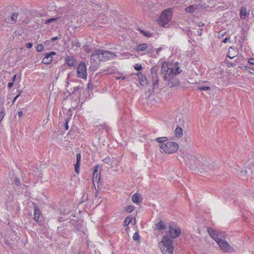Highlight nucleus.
Here are the masks:
<instances>
[{"mask_svg":"<svg viewBox=\"0 0 254 254\" xmlns=\"http://www.w3.org/2000/svg\"><path fill=\"white\" fill-rule=\"evenodd\" d=\"M178 159L191 170L200 173L209 172L214 167V163H209L204 158H197L190 154H185L184 156H180Z\"/></svg>","mask_w":254,"mask_h":254,"instance_id":"nucleus-1","label":"nucleus"},{"mask_svg":"<svg viewBox=\"0 0 254 254\" xmlns=\"http://www.w3.org/2000/svg\"><path fill=\"white\" fill-rule=\"evenodd\" d=\"M167 137H158L155 141L159 143V147L162 152L167 154H173L177 151L179 146L178 143L173 141H168Z\"/></svg>","mask_w":254,"mask_h":254,"instance_id":"nucleus-2","label":"nucleus"},{"mask_svg":"<svg viewBox=\"0 0 254 254\" xmlns=\"http://www.w3.org/2000/svg\"><path fill=\"white\" fill-rule=\"evenodd\" d=\"M179 63H176L175 68L168 66V64L164 62L162 64L161 72L163 76L164 80H168L171 77L174 75H177L179 74L182 70L180 69V67L178 66Z\"/></svg>","mask_w":254,"mask_h":254,"instance_id":"nucleus-3","label":"nucleus"},{"mask_svg":"<svg viewBox=\"0 0 254 254\" xmlns=\"http://www.w3.org/2000/svg\"><path fill=\"white\" fill-rule=\"evenodd\" d=\"M163 254H173L174 251L173 241L168 234L164 236L158 244Z\"/></svg>","mask_w":254,"mask_h":254,"instance_id":"nucleus-4","label":"nucleus"},{"mask_svg":"<svg viewBox=\"0 0 254 254\" xmlns=\"http://www.w3.org/2000/svg\"><path fill=\"white\" fill-rule=\"evenodd\" d=\"M172 16L171 9H165L162 12L158 21L161 26L166 27V25L171 20Z\"/></svg>","mask_w":254,"mask_h":254,"instance_id":"nucleus-5","label":"nucleus"},{"mask_svg":"<svg viewBox=\"0 0 254 254\" xmlns=\"http://www.w3.org/2000/svg\"><path fill=\"white\" fill-rule=\"evenodd\" d=\"M208 232L210 236L218 244L220 241L225 239V234L223 232L214 230L211 228H208Z\"/></svg>","mask_w":254,"mask_h":254,"instance_id":"nucleus-6","label":"nucleus"},{"mask_svg":"<svg viewBox=\"0 0 254 254\" xmlns=\"http://www.w3.org/2000/svg\"><path fill=\"white\" fill-rule=\"evenodd\" d=\"M218 245L220 249L224 252L232 253L235 251L234 249L229 244L225 239L220 241Z\"/></svg>","mask_w":254,"mask_h":254,"instance_id":"nucleus-7","label":"nucleus"},{"mask_svg":"<svg viewBox=\"0 0 254 254\" xmlns=\"http://www.w3.org/2000/svg\"><path fill=\"white\" fill-rule=\"evenodd\" d=\"M77 75L78 77L86 79L87 77L86 66L84 63H81L77 68Z\"/></svg>","mask_w":254,"mask_h":254,"instance_id":"nucleus-8","label":"nucleus"},{"mask_svg":"<svg viewBox=\"0 0 254 254\" xmlns=\"http://www.w3.org/2000/svg\"><path fill=\"white\" fill-rule=\"evenodd\" d=\"M169 233L170 238L173 240V239H175L179 236L181 233V229L179 227L176 226H170Z\"/></svg>","mask_w":254,"mask_h":254,"instance_id":"nucleus-9","label":"nucleus"},{"mask_svg":"<svg viewBox=\"0 0 254 254\" xmlns=\"http://www.w3.org/2000/svg\"><path fill=\"white\" fill-rule=\"evenodd\" d=\"M176 76L174 75L168 80L165 81L168 86L171 88L179 86L180 84V82Z\"/></svg>","mask_w":254,"mask_h":254,"instance_id":"nucleus-10","label":"nucleus"},{"mask_svg":"<svg viewBox=\"0 0 254 254\" xmlns=\"http://www.w3.org/2000/svg\"><path fill=\"white\" fill-rule=\"evenodd\" d=\"M100 171H99V167L98 166H96L95 167V169L93 171V183H95V182H96L97 183H99V181L100 180ZM94 186L95 187V184H94Z\"/></svg>","mask_w":254,"mask_h":254,"instance_id":"nucleus-11","label":"nucleus"},{"mask_svg":"<svg viewBox=\"0 0 254 254\" xmlns=\"http://www.w3.org/2000/svg\"><path fill=\"white\" fill-rule=\"evenodd\" d=\"M34 219L39 223L42 221L43 217L42 216L41 211L39 208L37 207H35L34 208Z\"/></svg>","mask_w":254,"mask_h":254,"instance_id":"nucleus-12","label":"nucleus"},{"mask_svg":"<svg viewBox=\"0 0 254 254\" xmlns=\"http://www.w3.org/2000/svg\"><path fill=\"white\" fill-rule=\"evenodd\" d=\"M239 54L238 50L232 47H230L227 53V56L230 59H233Z\"/></svg>","mask_w":254,"mask_h":254,"instance_id":"nucleus-13","label":"nucleus"},{"mask_svg":"<svg viewBox=\"0 0 254 254\" xmlns=\"http://www.w3.org/2000/svg\"><path fill=\"white\" fill-rule=\"evenodd\" d=\"M103 52L104 61H107L110 59H114L117 57L115 54L108 51H103Z\"/></svg>","mask_w":254,"mask_h":254,"instance_id":"nucleus-14","label":"nucleus"},{"mask_svg":"<svg viewBox=\"0 0 254 254\" xmlns=\"http://www.w3.org/2000/svg\"><path fill=\"white\" fill-rule=\"evenodd\" d=\"M53 61V57L50 54H46L45 57L43 59L42 63L44 64H50Z\"/></svg>","mask_w":254,"mask_h":254,"instance_id":"nucleus-15","label":"nucleus"},{"mask_svg":"<svg viewBox=\"0 0 254 254\" xmlns=\"http://www.w3.org/2000/svg\"><path fill=\"white\" fill-rule=\"evenodd\" d=\"M131 200L135 203L139 204L141 201L139 194L137 193L134 194L131 197Z\"/></svg>","mask_w":254,"mask_h":254,"instance_id":"nucleus-16","label":"nucleus"},{"mask_svg":"<svg viewBox=\"0 0 254 254\" xmlns=\"http://www.w3.org/2000/svg\"><path fill=\"white\" fill-rule=\"evenodd\" d=\"M132 221H133V225H134L136 223V220L134 218L131 217V216L126 217L124 221V225L127 226L129 223H132Z\"/></svg>","mask_w":254,"mask_h":254,"instance_id":"nucleus-17","label":"nucleus"},{"mask_svg":"<svg viewBox=\"0 0 254 254\" xmlns=\"http://www.w3.org/2000/svg\"><path fill=\"white\" fill-rule=\"evenodd\" d=\"M147 45L145 43L139 44L136 47V51L138 52L144 51L147 48Z\"/></svg>","mask_w":254,"mask_h":254,"instance_id":"nucleus-18","label":"nucleus"},{"mask_svg":"<svg viewBox=\"0 0 254 254\" xmlns=\"http://www.w3.org/2000/svg\"><path fill=\"white\" fill-rule=\"evenodd\" d=\"M175 135L178 138H180L183 135V129L180 127H177L176 128L174 131Z\"/></svg>","mask_w":254,"mask_h":254,"instance_id":"nucleus-19","label":"nucleus"},{"mask_svg":"<svg viewBox=\"0 0 254 254\" xmlns=\"http://www.w3.org/2000/svg\"><path fill=\"white\" fill-rule=\"evenodd\" d=\"M18 17L17 13H13L9 17L7 18V21L8 23L14 22L16 21Z\"/></svg>","mask_w":254,"mask_h":254,"instance_id":"nucleus-20","label":"nucleus"},{"mask_svg":"<svg viewBox=\"0 0 254 254\" xmlns=\"http://www.w3.org/2000/svg\"><path fill=\"white\" fill-rule=\"evenodd\" d=\"M103 52L102 50H95V54L97 56V58L98 59L99 61H104L103 59Z\"/></svg>","mask_w":254,"mask_h":254,"instance_id":"nucleus-21","label":"nucleus"},{"mask_svg":"<svg viewBox=\"0 0 254 254\" xmlns=\"http://www.w3.org/2000/svg\"><path fill=\"white\" fill-rule=\"evenodd\" d=\"M59 21L63 22V20H61L60 17H56V18H52L47 20L45 21L46 24H48L51 22H58Z\"/></svg>","mask_w":254,"mask_h":254,"instance_id":"nucleus-22","label":"nucleus"},{"mask_svg":"<svg viewBox=\"0 0 254 254\" xmlns=\"http://www.w3.org/2000/svg\"><path fill=\"white\" fill-rule=\"evenodd\" d=\"M90 60L92 64H97V60H98V59L97 56L95 54V50L92 53Z\"/></svg>","mask_w":254,"mask_h":254,"instance_id":"nucleus-23","label":"nucleus"},{"mask_svg":"<svg viewBox=\"0 0 254 254\" xmlns=\"http://www.w3.org/2000/svg\"><path fill=\"white\" fill-rule=\"evenodd\" d=\"M247 12L246 8L242 7L240 10V17L242 19H245L247 17Z\"/></svg>","mask_w":254,"mask_h":254,"instance_id":"nucleus-24","label":"nucleus"},{"mask_svg":"<svg viewBox=\"0 0 254 254\" xmlns=\"http://www.w3.org/2000/svg\"><path fill=\"white\" fill-rule=\"evenodd\" d=\"M65 61L67 65L69 66H72L75 64V62L73 58L69 57L66 58Z\"/></svg>","mask_w":254,"mask_h":254,"instance_id":"nucleus-25","label":"nucleus"},{"mask_svg":"<svg viewBox=\"0 0 254 254\" xmlns=\"http://www.w3.org/2000/svg\"><path fill=\"white\" fill-rule=\"evenodd\" d=\"M165 228L166 226L164 222L162 221H160L156 225V228L159 230H164L165 229Z\"/></svg>","mask_w":254,"mask_h":254,"instance_id":"nucleus-26","label":"nucleus"},{"mask_svg":"<svg viewBox=\"0 0 254 254\" xmlns=\"http://www.w3.org/2000/svg\"><path fill=\"white\" fill-rule=\"evenodd\" d=\"M57 96V92L54 91H52L50 94L49 100H51L53 102H55Z\"/></svg>","mask_w":254,"mask_h":254,"instance_id":"nucleus-27","label":"nucleus"},{"mask_svg":"<svg viewBox=\"0 0 254 254\" xmlns=\"http://www.w3.org/2000/svg\"><path fill=\"white\" fill-rule=\"evenodd\" d=\"M139 83L142 86H145L147 84L146 78L142 75L139 77Z\"/></svg>","mask_w":254,"mask_h":254,"instance_id":"nucleus-28","label":"nucleus"},{"mask_svg":"<svg viewBox=\"0 0 254 254\" xmlns=\"http://www.w3.org/2000/svg\"><path fill=\"white\" fill-rule=\"evenodd\" d=\"M195 9L194 8V5H191L186 8L185 11L187 12L193 13L194 12Z\"/></svg>","mask_w":254,"mask_h":254,"instance_id":"nucleus-29","label":"nucleus"},{"mask_svg":"<svg viewBox=\"0 0 254 254\" xmlns=\"http://www.w3.org/2000/svg\"><path fill=\"white\" fill-rule=\"evenodd\" d=\"M251 168H250L249 169H248L247 168L245 170H242L241 172V173L242 174V175L243 176H245V175H248V174H251V172H252V170L250 169Z\"/></svg>","mask_w":254,"mask_h":254,"instance_id":"nucleus-30","label":"nucleus"},{"mask_svg":"<svg viewBox=\"0 0 254 254\" xmlns=\"http://www.w3.org/2000/svg\"><path fill=\"white\" fill-rule=\"evenodd\" d=\"M117 162L118 160L116 158H112L110 162V166H111L112 168H113L115 166L117 165Z\"/></svg>","mask_w":254,"mask_h":254,"instance_id":"nucleus-31","label":"nucleus"},{"mask_svg":"<svg viewBox=\"0 0 254 254\" xmlns=\"http://www.w3.org/2000/svg\"><path fill=\"white\" fill-rule=\"evenodd\" d=\"M133 209H134V207L132 205H127L125 208V210L128 213L131 212L133 210Z\"/></svg>","mask_w":254,"mask_h":254,"instance_id":"nucleus-32","label":"nucleus"},{"mask_svg":"<svg viewBox=\"0 0 254 254\" xmlns=\"http://www.w3.org/2000/svg\"><path fill=\"white\" fill-rule=\"evenodd\" d=\"M226 33V31L221 30L218 34V38L220 39L222 38Z\"/></svg>","mask_w":254,"mask_h":254,"instance_id":"nucleus-33","label":"nucleus"},{"mask_svg":"<svg viewBox=\"0 0 254 254\" xmlns=\"http://www.w3.org/2000/svg\"><path fill=\"white\" fill-rule=\"evenodd\" d=\"M198 89L199 90H210L211 88L209 86L199 87Z\"/></svg>","mask_w":254,"mask_h":254,"instance_id":"nucleus-34","label":"nucleus"},{"mask_svg":"<svg viewBox=\"0 0 254 254\" xmlns=\"http://www.w3.org/2000/svg\"><path fill=\"white\" fill-rule=\"evenodd\" d=\"M132 238L134 241H137L139 240V236L137 232H136L133 234Z\"/></svg>","mask_w":254,"mask_h":254,"instance_id":"nucleus-35","label":"nucleus"},{"mask_svg":"<svg viewBox=\"0 0 254 254\" xmlns=\"http://www.w3.org/2000/svg\"><path fill=\"white\" fill-rule=\"evenodd\" d=\"M43 49V46L42 44H39L37 46V51L38 52H41Z\"/></svg>","mask_w":254,"mask_h":254,"instance_id":"nucleus-36","label":"nucleus"},{"mask_svg":"<svg viewBox=\"0 0 254 254\" xmlns=\"http://www.w3.org/2000/svg\"><path fill=\"white\" fill-rule=\"evenodd\" d=\"M111 160H112V158L111 159L110 158L107 157L105 158L103 161H104V163L108 164L111 162Z\"/></svg>","mask_w":254,"mask_h":254,"instance_id":"nucleus-37","label":"nucleus"},{"mask_svg":"<svg viewBox=\"0 0 254 254\" xmlns=\"http://www.w3.org/2000/svg\"><path fill=\"white\" fill-rule=\"evenodd\" d=\"M72 45H73V46L76 47H77V48L80 47V44L78 41L73 42H72Z\"/></svg>","mask_w":254,"mask_h":254,"instance_id":"nucleus-38","label":"nucleus"},{"mask_svg":"<svg viewBox=\"0 0 254 254\" xmlns=\"http://www.w3.org/2000/svg\"><path fill=\"white\" fill-rule=\"evenodd\" d=\"M81 159V155L80 153H77L76 154V163H79Z\"/></svg>","mask_w":254,"mask_h":254,"instance_id":"nucleus-39","label":"nucleus"},{"mask_svg":"<svg viewBox=\"0 0 254 254\" xmlns=\"http://www.w3.org/2000/svg\"><path fill=\"white\" fill-rule=\"evenodd\" d=\"M134 67L137 71L140 70L142 68V66L140 64H136L134 66Z\"/></svg>","mask_w":254,"mask_h":254,"instance_id":"nucleus-40","label":"nucleus"},{"mask_svg":"<svg viewBox=\"0 0 254 254\" xmlns=\"http://www.w3.org/2000/svg\"><path fill=\"white\" fill-rule=\"evenodd\" d=\"M79 165H80L79 163H76V164L75 165V171L77 173H79Z\"/></svg>","mask_w":254,"mask_h":254,"instance_id":"nucleus-41","label":"nucleus"},{"mask_svg":"<svg viewBox=\"0 0 254 254\" xmlns=\"http://www.w3.org/2000/svg\"><path fill=\"white\" fill-rule=\"evenodd\" d=\"M14 182L15 184L16 185L19 186L20 185V181L19 179L17 177H16L14 180Z\"/></svg>","mask_w":254,"mask_h":254,"instance_id":"nucleus-42","label":"nucleus"},{"mask_svg":"<svg viewBox=\"0 0 254 254\" xmlns=\"http://www.w3.org/2000/svg\"><path fill=\"white\" fill-rule=\"evenodd\" d=\"M248 62L250 64L254 65V59L251 58V59H249Z\"/></svg>","mask_w":254,"mask_h":254,"instance_id":"nucleus-43","label":"nucleus"},{"mask_svg":"<svg viewBox=\"0 0 254 254\" xmlns=\"http://www.w3.org/2000/svg\"><path fill=\"white\" fill-rule=\"evenodd\" d=\"M20 94H21V92H19L18 93V94L14 98V99L12 101V103H14L16 101V100L18 98V97L20 96Z\"/></svg>","mask_w":254,"mask_h":254,"instance_id":"nucleus-44","label":"nucleus"},{"mask_svg":"<svg viewBox=\"0 0 254 254\" xmlns=\"http://www.w3.org/2000/svg\"><path fill=\"white\" fill-rule=\"evenodd\" d=\"M13 85V82H10L8 83L7 86L8 88H11Z\"/></svg>","mask_w":254,"mask_h":254,"instance_id":"nucleus-45","label":"nucleus"},{"mask_svg":"<svg viewBox=\"0 0 254 254\" xmlns=\"http://www.w3.org/2000/svg\"><path fill=\"white\" fill-rule=\"evenodd\" d=\"M87 88L88 89H91L92 88V84L91 83L89 82L87 84Z\"/></svg>","mask_w":254,"mask_h":254,"instance_id":"nucleus-46","label":"nucleus"},{"mask_svg":"<svg viewBox=\"0 0 254 254\" xmlns=\"http://www.w3.org/2000/svg\"><path fill=\"white\" fill-rule=\"evenodd\" d=\"M23 114L22 111H19L18 113V116L19 118H21L23 116Z\"/></svg>","mask_w":254,"mask_h":254,"instance_id":"nucleus-47","label":"nucleus"},{"mask_svg":"<svg viewBox=\"0 0 254 254\" xmlns=\"http://www.w3.org/2000/svg\"><path fill=\"white\" fill-rule=\"evenodd\" d=\"M4 115L3 114L2 112L0 113V122L2 121V119L4 117Z\"/></svg>","mask_w":254,"mask_h":254,"instance_id":"nucleus-48","label":"nucleus"},{"mask_svg":"<svg viewBox=\"0 0 254 254\" xmlns=\"http://www.w3.org/2000/svg\"><path fill=\"white\" fill-rule=\"evenodd\" d=\"M27 48L30 49L32 47V43H29L26 45Z\"/></svg>","mask_w":254,"mask_h":254,"instance_id":"nucleus-49","label":"nucleus"},{"mask_svg":"<svg viewBox=\"0 0 254 254\" xmlns=\"http://www.w3.org/2000/svg\"><path fill=\"white\" fill-rule=\"evenodd\" d=\"M140 32L143 34L144 35H145V36H149V35H147V34L146 33H145L144 31H143L142 30H140Z\"/></svg>","mask_w":254,"mask_h":254,"instance_id":"nucleus-50","label":"nucleus"},{"mask_svg":"<svg viewBox=\"0 0 254 254\" xmlns=\"http://www.w3.org/2000/svg\"><path fill=\"white\" fill-rule=\"evenodd\" d=\"M68 124V122L66 120V122H65V129L66 130L68 129V124Z\"/></svg>","mask_w":254,"mask_h":254,"instance_id":"nucleus-51","label":"nucleus"},{"mask_svg":"<svg viewBox=\"0 0 254 254\" xmlns=\"http://www.w3.org/2000/svg\"><path fill=\"white\" fill-rule=\"evenodd\" d=\"M59 39V38H58V37H53V38H51V40H52V41H55V40H57V39Z\"/></svg>","mask_w":254,"mask_h":254,"instance_id":"nucleus-52","label":"nucleus"},{"mask_svg":"<svg viewBox=\"0 0 254 254\" xmlns=\"http://www.w3.org/2000/svg\"><path fill=\"white\" fill-rule=\"evenodd\" d=\"M16 75L15 74L13 77H12V81L11 82H14L15 80V78H16Z\"/></svg>","mask_w":254,"mask_h":254,"instance_id":"nucleus-53","label":"nucleus"},{"mask_svg":"<svg viewBox=\"0 0 254 254\" xmlns=\"http://www.w3.org/2000/svg\"><path fill=\"white\" fill-rule=\"evenodd\" d=\"M116 78L117 79H121L123 80V79H124L125 78V77H121V76H120V77H116Z\"/></svg>","mask_w":254,"mask_h":254,"instance_id":"nucleus-54","label":"nucleus"},{"mask_svg":"<svg viewBox=\"0 0 254 254\" xmlns=\"http://www.w3.org/2000/svg\"><path fill=\"white\" fill-rule=\"evenodd\" d=\"M229 40V38H225L224 40L223 41V42L224 43H226Z\"/></svg>","mask_w":254,"mask_h":254,"instance_id":"nucleus-55","label":"nucleus"},{"mask_svg":"<svg viewBox=\"0 0 254 254\" xmlns=\"http://www.w3.org/2000/svg\"><path fill=\"white\" fill-rule=\"evenodd\" d=\"M48 54H50L51 57H52L53 55H56V53L55 52H51V53H49Z\"/></svg>","mask_w":254,"mask_h":254,"instance_id":"nucleus-56","label":"nucleus"},{"mask_svg":"<svg viewBox=\"0 0 254 254\" xmlns=\"http://www.w3.org/2000/svg\"><path fill=\"white\" fill-rule=\"evenodd\" d=\"M198 25L199 27H202L203 25V23L202 22H200L198 23Z\"/></svg>","mask_w":254,"mask_h":254,"instance_id":"nucleus-57","label":"nucleus"},{"mask_svg":"<svg viewBox=\"0 0 254 254\" xmlns=\"http://www.w3.org/2000/svg\"><path fill=\"white\" fill-rule=\"evenodd\" d=\"M250 69L251 70L250 72L254 74V69L250 68Z\"/></svg>","mask_w":254,"mask_h":254,"instance_id":"nucleus-58","label":"nucleus"},{"mask_svg":"<svg viewBox=\"0 0 254 254\" xmlns=\"http://www.w3.org/2000/svg\"><path fill=\"white\" fill-rule=\"evenodd\" d=\"M85 52H86L87 53H89L91 52V50L89 49V48H86L85 49Z\"/></svg>","mask_w":254,"mask_h":254,"instance_id":"nucleus-59","label":"nucleus"},{"mask_svg":"<svg viewBox=\"0 0 254 254\" xmlns=\"http://www.w3.org/2000/svg\"><path fill=\"white\" fill-rule=\"evenodd\" d=\"M158 79H156V82L153 83V85L154 86H155L156 84H157L158 83Z\"/></svg>","mask_w":254,"mask_h":254,"instance_id":"nucleus-60","label":"nucleus"},{"mask_svg":"<svg viewBox=\"0 0 254 254\" xmlns=\"http://www.w3.org/2000/svg\"><path fill=\"white\" fill-rule=\"evenodd\" d=\"M79 89V87L78 86H76L74 87V90H78Z\"/></svg>","mask_w":254,"mask_h":254,"instance_id":"nucleus-61","label":"nucleus"},{"mask_svg":"<svg viewBox=\"0 0 254 254\" xmlns=\"http://www.w3.org/2000/svg\"><path fill=\"white\" fill-rule=\"evenodd\" d=\"M41 174H41V172H39V173H38V175H38V176H39V177H41Z\"/></svg>","mask_w":254,"mask_h":254,"instance_id":"nucleus-62","label":"nucleus"},{"mask_svg":"<svg viewBox=\"0 0 254 254\" xmlns=\"http://www.w3.org/2000/svg\"><path fill=\"white\" fill-rule=\"evenodd\" d=\"M234 65L233 64H231V66H233Z\"/></svg>","mask_w":254,"mask_h":254,"instance_id":"nucleus-63","label":"nucleus"},{"mask_svg":"<svg viewBox=\"0 0 254 254\" xmlns=\"http://www.w3.org/2000/svg\"><path fill=\"white\" fill-rule=\"evenodd\" d=\"M199 33H200V34H199L200 35H201V32H199Z\"/></svg>","mask_w":254,"mask_h":254,"instance_id":"nucleus-64","label":"nucleus"}]
</instances>
